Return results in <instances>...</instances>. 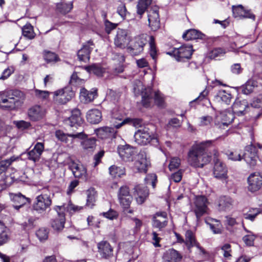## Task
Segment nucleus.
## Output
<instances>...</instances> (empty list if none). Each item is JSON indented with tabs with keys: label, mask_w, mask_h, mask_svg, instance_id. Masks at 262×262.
<instances>
[{
	"label": "nucleus",
	"mask_w": 262,
	"mask_h": 262,
	"mask_svg": "<svg viewBox=\"0 0 262 262\" xmlns=\"http://www.w3.org/2000/svg\"><path fill=\"white\" fill-rule=\"evenodd\" d=\"M150 164V161L147 159L146 153L144 151H140L136 155L134 167L138 172H146Z\"/></svg>",
	"instance_id": "obj_9"
},
{
	"label": "nucleus",
	"mask_w": 262,
	"mask_h": 262,
	"mask_svg": "<svg viewBox=\"0 0 262 262\" xmlns=\"http://www.w3.org/2000/svg\"><path fill=\"white\" fill-rule=\"evenodd\" d=\"M142 103L145 107L150 106L152 101V89L150 88H145L141 93Z\"/></svg>",
	"instance_id": "obj_33"
},
{
	"label": "nucleus",
	"mask_w": 262,
	"mask_h": 262,
	"mask_svg": "<svg viewBox=\"0 0 262 262\" xmlns=\"http://www.w3.org/2000/svg\"><path fill=\"white\" fill-rule=\"evenodd\" d=\"M181 258L182 256L180 254L173 249L167 251L163 256L164 262H178Z\"/></svg>",
	"instance_id": "obj_30"
},
{
	"label": "nucleus",
	"mask_w": 262,
	"mask_h": 262,
	"mask_svg": "<svg viewBox=\"0 0 262 262\" xmlns=\"http://www.w3.org/2000/svg\"><path fill=\"white\" fill-rule=\"evenodd\" d=\"M79 128L80 132H77L76 130L73 129V133L70 134H66L62 130H57L55 132V136L58 140L70 145L74 143L76 139H84L86 137V134L84 133V130L81 128Z\"/></svg>",
	"instance_id": "obj_4"
},
{
	"label": "nucleus",
	"mask_w": 262,
	"mask_h": 262,
	"mask_svg": "<svg viewBox=\"0 0 262 262\" xmlns=\"http://www.w3.org/2000/svg\"><path fill=\"white\" fill-rule=\"evenodd\" d=\"M155 101L158 106H162L164 103L163 95L159 91L155 92Z\"/></svg>",
	"instance_id": "obj_63"
},
{
	"label": "nucleus",
	"mask_w": 262,
	"mask_h": 262,
	"mask_svg": "<svg viewBox=\"0 0 262 262\" xmlns=\"http://www.w3.org/2000/svg\"><path fill=\"white\" fill-rule=\"evenodd\" d=\"M145 182L147 185H151L152 188H155L157 182V177L156 174L151 173L147 175L145 178Z\"/></svg>",
	"instance_id": "obj_55"
},
{
	"label": "nucleus",
	"mask_w": 262,
	"mask_h": 262,
	"mask_svg": "<svg viewBox=\"0 0 262 262\" xmlns=\"http://www.w3.org/2000/svg\"><path fill=\"white\" fill-rule=\"evenodd\" d=\"M56 8L60 13L66 14L72 9L73 3L71 2L66 3L62 0L60 3L57 4Z\"/></svg>",
	"instance_id": "obj_39"
},
{
	"label": "nucleus",
	"mask_w": 262,
	"mask_h": 262,
	"mask_svg": "<svg viewBox=\"0 0 262 262\" xmlns=\"http://www.w3.org/2000/svg\"><path fill=\"white\" fill-rule=\"evenodd\" d=\"M96 134L99 138L105 139L112 137L114 133V129L109 127H103L95 130Z\"/></svg>",
	"instance_id": "obj_37"
},
{
	"label": "nucleus",
	"mask_w": 262,
	"mask_h": 262,
	"mask_svg": "<svg viewBox=\"0 0 262 262\" xmlns=\"http://www.w3.org/2000/svg\"><path fill=\"white\" fill-rule=\"evenodd\" d=\"M52 203V201L49 196L47 194H41L38 195L33 204V209L41 213L49 208Z\"/></svg>",
	"instance_id": "obj_10"
},
{
	"label": "nucleus",
	"mask_w": 262,
	"mask_h": 262,
	"mask_svg": "<svg viewBox=\"0 0 262 262\" xmlns=\"http://www.w3.org/2000/svg\"><path fill=\"white\" fill-rule=\"evenodd\" d=\"M134 195L136 198L137 202L142 204L148 195V190L147 187L141 185L135 186L134 188Z\"/></svg>",
	"instance_id": "obj_26"
},
{
	"label": "nucleus",
	"mask_w": 262,
	"mask_h": 262,
	"mask_svg": "<svg viewBox=\"0 0 262 262\" xmlns=\"http://www.w3.org/2000/svg\"><path fill=\"white\" fill-rule=\"evenodd\" d=\"M200 126H208L210 125L213 121L212 118L209 116H203L200 118Z\"/></svg>",
	"instance_id": "obj_61"
},
{
	"label": "nucleus",
	"mask_w": 262,
	"mask_h": 262,
	"mask_svg": "<svg viewBox=\"0 0 262 262\" xmlns=\"http://www.w3.org/2000/svg\"><path fill=\"white\" fill-rule=\"evenodd\" d=\"M149 44L150 47V55L152 59L155 60L157 55V50L154 36H149Z\"/></svg>",
	"instance_id": "obj_54"
},
{
	"label": "nucleus",
	"mask_w": 262,
	"mask_h": 262,
	"mask_svg": "<svg viewBox=\"0 0 262 262\" xmlns=\"http://www.w3.org/2000/svg\"><path fill=\"white\" fill-rule=\"evenodd\" d=\"M211 140L194 144L188 154V161L190 165L195 167H203L211 160V156L207 153L212 145Z\"/></svg>",
	"instance_id": "obj_1"
},
{
	"label": "nucleus",
	"mask_w": 262,
	"mask_h": 262,
	"mask_svg": "<svg viewBox=\"0 0 262 262\" xmlns=\"http://www.w3.org/2000/svg\"><path fill=\"white\" fill-rule=\"evenodd\" d=\"M36 235L40 241H44L48 239L49 230L48 228L42 227L36 232Z\"/></svg>",
	"instance_id": "obj_49"
},
{
	"label": "nucleus",
	"mask_w": 262,
	"mask_h": 262,
	"mask_svg": "<svg viewBox=\"0 0 262 262\" xmlns=\"http://www.w3.org/2000/svg\"><path fill=\"white\" fill-rule=\"evenodd\" d=\"M151 3V0H139L137 8V13L140 15V18Z\"/></svg>",
	"instance_id": "obj_48"
},
{
	"label": "nucleus",
	"mask_w": 262,
	"mask_h": 262,
	"mask_svg": "<svg viewBox=\"0 0 262 262\" xmlns=\"http://www.w3.org/2000/svg\"><path fill=\"white\" fill-rule=\"evenodd\" d=\"M97 96V90L88 91L85 89L82 88L80 90V98L82 101L88 103L92 101Z\"/></svg>",
	"instance_id": "obj_32"
},
{
	"label": "nucleus",
	"mask_w": 262,
	"mask_h": 262,
	"mask_svg": "<svg viewBox=\"0 0 262 262\" xmlns=\"http://www.w3.org/2000/svg\"><path fill=\"white\" fill-rule=\"evenodd\" d=\"M98 251L100 256L105 259L109 258L113 255V249L106 241H101L97 244Z\"/></svg>",
	"instance_id": "obj_25"
},
{
	"label": "nucleus",
	"mask_w": 262,
	"mask_h": 262,
	"mask_svg": "<svg viewBox=\"0 0 262 262\" xmlns=\"http://www.w3.org/2000/svg\"><path fill=\"white\" fill-rule=\"evenodd\" d=\"M148 20L149 26L152 31H156L160 28L159 15L157 8H153L148 12Z\"/></svg>",
	"instance_id": "obj_23"
},
{
	"label": "nucleus",
	"mask_w": 262,
	"mask_h": 262,
	"mask_svg": "<svg viewBox=\"0 0 262 262\" xmlns=\"http://www.w3.org/2000/svg\"><path fill=\"white\" fill-rule=\"evenodd\" d=\"M232 107L234 114L241 116L245 114L246 109L248 107V105L246 100L237 99L234 101Z\"/></svg>",
	"instance_id": "obj_29"
},
{
	"label": "nucleus",
	"mask_w": 262,
	"mask_h": 262,
	"mask_svg": "<svg viewBox=\"0 0 262 262\" xmlns=\"http://www.w3.org/2000/svg\"><path fill=\"white\" fill-rule=\"evenodd\" d=\"M234 119V115L232 113L224 112L217 115L215 120V124L222 128L225 126H227Z\"/></svg>",
	"instance_id": "obj_17"
},
{
	"label": "nucleus",
	"mask_w": 262,
	"mask_h": 262,
	"mask_svg": "<svg viewBox=\"0 0 262 262\" xmlns=\"http://www.w3.org/2000/svg\"><path fill=\"white\" fill-rule=\"evenodd\" d=\"M96 141L94 138H90L84 140L82 142V145L85 149H92L95 147Z\"/></svg>",
	"instance_id": "obj_56"
},
{
	"label": "nucleus",
	"mask_w": 262,
	"mask_h": 262,
	"mask_svg": "<svg viewBox=\"0 0 262 262\" xmlns=\"http://www.w3.org/2000/svg\"><path fill=\"white\" fill-rule=\"evenodd\" d=\"M181 125V122L178 119L174 118L169 121L167 127L168 128H170L171 127L177 128L180 127Z\"/></svg>",
	"instance_id": "obj_64"
},
{
	"label": "nucleus",
	"mask_w": 262,
	"mask_h": 262,
	"mask_svg": "<svg viewBox=\"0 0 262 262\" xmlns=\"http://www.w3.org/2000/svg\"><path fill=\"white\" fill-rule=\"evenodd\" d=\"M102 214L105 217L112 220L116 219L118 215V213L116 211L111 209L107 212H103Z\"/></svg>",
	"instance_id": "obj_62"
},
{
	"label": "nucleus",
	"mask_w": 262,
	"mask_h": 262,
	"mask_svg": "<svg viewBox=\"0 0 262 262\" xmlns=\"http://www.w3.org/2000/svg\"><path fill=\"white\" fill-rule=\"evenodd\" d=\"M87 200L86 206L92 208L94 205L97 196V192L94 188H91L86 191Z\"/></svg>",
	"instance_id": "obj_43"
},
{
	"label": "nucleus",
	"mask_w": 262,
	"mask_h": 262,
	"mask_svg": "<svg viewBox=\"0 0 262 262\" xmlns=\"http://www.w3.org/2000/svg\"><path fill=\"white\" fill-rule=\"evenodd\" d=\"M46 113V110L43 107L35 105L28 110V115L31 120L36 121L42 119L45 117Z\"/></svg>",
	"instance_id": "obj_18"
},
{
	"label": "nucleus",
	"mask_w": 262,
	"mask_h": 262,
	"mask_svg": "<svg viewBox=\"0 0 262 262\" xmlns=\"http://www.w3.org/2000/svg\"><path fill=\"white\" fill-rule=\"evenodd\" d=\"M227 173V169L226 165L219 159H214L213 174L215 178L219 179H226Z\"/></svg>",
	"instance_id": "obj_22"
},
{
	"label": "nucleus",
	"mask_w": 262,
	"mask_h": 262,
	"mask_svg": "<svg viewBox=\"0 0 262 262\" xmlns=\"http://www.w3.org/2000/svg\"><path fill=\"white\" fill-rule=\"evenodd\" d=\"M255 86L254 82L252 80L248 81L242 87V92L246 95L252 93Z\"/></svg>",
	"instance_id": "obj_51"
},
{
	"label": "nucleus",
	"mask_w": 262,
	"mask_h": 262,
	"mask_svg": "<svg viewBox=\"0 0 262 262\" xmlns=\"http://www.w3.org/2000/svg\"><path fill=\"white\" fill-rule=\"evenodd\" d=\"M24 93L18 90H9L0 94V107L14 110L25 99Z\"/></svg>",
	"instance_id": "obj_2"
},
{
	"label": "nucleus",
	"mask_w": 262,
	"mask_h": 262,
	"mask_svg": "<svg viewBox=\"0 0 262 262\" xmlns=\"http://www.w3.org/2000/svg\"><path fill=\"white\" fill-rule=\"evenodd\" d=\"M193 50L191 45H184L179 48H174L167 54L173 56L178 61H184L191 58Z\"/></svg>",
	"instance_id": "obj_6"
},
{
	"label": "nucleus",
	"mask_w": 262,
	"mask_h": 262,
	"mask_svg": "<svg viewBox=\"0 0 262 262\" xmlns=\"http://www.w3.org/2000/svg\"><path fill=\"white\" fill-rule=\"evenodd\" d=\"M55 99L59 102L64 104L70 100L74 96V91L69 88L59 90L54 92Z\"/></svg>",
	"instance_id": "obj_15"
},
{
	"label": "nucleus",
	"mask_w": 262,
	"mask_h": 262,
	"mask_svg": "<svg viewBox=\"0 0 262 262\" xmlns=\"http://www.w3.org/2000/svg\"><path fill=\"white\" fill-rule=\"evenodd\" d=\"M180 165V159L178 158H171L169 164V169L170 171L178 169Z\"/></svg>",
	"instance_id": "obj_60"
},
{
	"label": "nucleus",
	"mask_w": 262,
	"mask_h": 262,
	"mask_svg": "<svg viewBox=\"0 0 262 262\" xmlns=\"http://www.w3.org/2000/svg\"><path fill=\"white\" fill-rule=\"evenodd\" d=\"M118 197L121 205L124 208L128 209L133 200L129 188L126 186L121 187L118 193Z\"/></svg>",
	"instance_id": "obj_13"
},
{
	"label": "nucleus",
	"mask_w": 262,
	"mask_h": 262,
	"mask_svg": "<svg viewBox=\"0 0 262 262\" xmlns=\"http://www.w3.org/2000/svg\"><path fill=\"white\" fill-rule=\"evenodd\" d=\"M244 228L247 234L243 237V242L247 246H253L254 241L257 237V235L254 234L252 231L247 229L245 227Z\"/></svg>",
	"instance_id": "obj_42"
},
{
	"label": "nucleus",
	"mask_w": 262,
	"mask_h": 262,
	"mask_svg": "<svg viewBox=\"0 0 262 262\" xmlns=\"http://www.w3.org/2000/svg\"><path fill=\"white\" fill-rule=\"evenodd\" d=\"M117 12L121 16L123 20L125 19L128 12L124 4L121 3L118 6Z\"/></svg>",
	"instance_id": "obj_58"
},
{
	"label": "nucleus",
	"mask_w": 262,
	"mask_h": 262,
	"mask_svg": "<svg viewBox=\"0 0 262 262\" xmlns=\"http://www.w3.org/2000/svg\"><path fill=\"white\" fill-rule=\"evenodd\" d=\"M43 57L48 63L55 62L58 60L57 55L54 53L50 51H44Z\"/></svg>",
	"instance_id": "obj_53"
},
{
	"label": "nucleus",
	"mask_w": 262,
	"mask_h": 262,
	"mask_svg": "<svg viewBox=\"0 0 262 262\" xmlns=\"http://www.w3.org/2000/svg\"><path fill=\"white\" fill-rule=\"evenodd\" d=\"M44 150V144L43 143L37 142L33 149L28 152V159L36 162L39 160L40 156Z\"/></svg>",
	"instance_id": "obj_27"
},
{
	"label": "nucleus",
	"mask_w": 262,
	"mask_h": 262,
	"mask_svg": "<svg viewBox=\"0 0 262 262\" xmlns=\"http://www.w3.org/2000/svg\"><path fill=\"white\" fill-rule=\"evenodd\" d=\"M94 44L91 40L86 42L77 52V56L79 60L86 62L90 59V55L94 49Z\"/></svg>",
	"instance_id": "obj_19"
},
{
	"label": "nucleus",
	"mask_w": 262,
	"mask_h": 262,
	"mask_svg": "<svg viewBox=\"0 0 262 262\" xmlns=\"http://www.w3.org/2000/svg\"><path fill=\"white\" fill-rule=\"evenodd\" d=\"M12 200L15 203L14 208L18 210L27 203V198L21 193H17L13 195Z\"/></svg>",
	"instance_id": "obj_41"
},
{
	"label": "nucleus",
	"mask_w": 262,
	"mask_h": 262,
	"mask_svg": "<svg viewBox=\"0 0 262 262\" xmlns=\"http://www.w3.org/2000/svg\"><path fill=\"white\" fill-rule=\"evenodd\" d=\"M102 119V114L100 110L98 109H92L89 110L86 114V119L92 124L99 123Z\"/></svg>",
	"instance_id": "obj_31"
},
{
	"label": "nucleus",
	"mask_w": 262,
	"mask_h": 262,
	"mask_svg": "<svg viewBox=\"0 0 262 262\" xmlns=\"http://www.w3.org/2000/svg\"><path fill=\"white\" fill-rule=\"evenodd\" d=\"M205 222L209 225L210 229L214 234H219L222 232V225L219 221L211 219L206 220Z\"/></svg>",
	"instance_id": "obj_40"
},
{
	"label": "nucleus",
	"mask_w": 262,
	"mask_h": 262,
	"mask_svg": "<svg viewBox=\"0 0 262 262\" xmlns=\"http://www.w3.org/2000/svg\"><path fill=\"white\" fill-rule=\"evenodd\" d=\"M225 52L221 48H215L210 51L209 53V57L211 59H215L218 57L223 56Z\"/></svg>",
	"instance_id": "obj_59"
},
{
	"label": "nucleus",
	"mask_w": 262,
	"mask_h": 262,
	"mask_svg": "<svg viewBox=\"0 0 262 262\" xmlns=\"http://www.w3.org/2000/svg\"><path fill=\"white\" fill-rule=\"evenodd\" d=\"M55 207H62L63 208L60 210V212L64 213V211H66L70 213H74L76 212L79 211L83 208L82 207L75 205L72 204L71 201H69L67 204H64L63 205L57 206Z\"/></svg>",
	"instance_id": "obj_35"
},
{
	"label": "nucleus",
	"mask_w": 262,
	"mask_h": 262,
	"mask_svg": "<svg viewBox=\"0 0 262 262\" xmlns=\"http://www.w3.org/2000/svg\"><path fill=\"white\" fill-rule=\"evenodd\" d=\"M69 167L75 178L87 179L86 169L83 165L71 161L69 163Z\"/></svg>",
	"instance_id": "obj_21"
},
{
	"label": "nucleus",
	"mask_w": 262,
	"mask_h": 262,
	"mask_svg": "<svg viewBox=\"0 0 262 262\" xmlns=\"http://www.w3.org/2000/svg\"><path fill=\"white\" fill-rule=\"evenodd\" d=\"M257 151V148L252 144L245 147L243 159L250 167H253L256 164L258 158Z\"/></svg>",
	"instance_id": "obj_11"
},
{
	"label": "nucleus",
	"mask_w": 262,
	"mask_h": 262,
	"mask_svg": "<svg viewBox=\"0 0 262 262\" xmlns=\"http://www.w3.org/2000/svg\"><path fill=\"white\" fill-rule=\"evenodd\" d=\"M185 243L189 249L198 244L194 233L191 231L187 230L186 232Z\"/></svg>",
	"instance_id": "obj_44"
},
{
	"label": "nucleus",
	"mask_w": 262,
	"mask_h": 262,
	"mask_svg": "<svg viewBox=\"0 0 262 262\" xmlns=\"http://www.w3.org/2000/svg\"><path fill=\"white\" fill-rule=\"evenodd\" d=\"M204 35L195 29H190L186 31L183 35V38L186 40L202 38Z\"/></svg>",
	"instance_id": "obj_34"
},
{
	"label": "nucleus",
	"mask_w": 262,
	"mask_h": 262,
	"mask_svg": "<svg viewBox=\"0 0 262 262\" xmlns=\"http://www.w3.org/2000/svg\"><path fill=\"white\" fill-rule=\"evenodd\" d=\"M67 123L69 124L73 129L76 130L77 132H80L79 128H81L84 130L82 126L83 120L81 117V113L79 110L75 109L72 112L71 116L66 120Z\"/></svg>",
	"instance_id": "obj_12"
},
{
	"label": "nucleus",
	"mask_w": 262,
	"mask_h": 262,
	"mask_svg": "<svg viewBox=\"0 0 262 262\" xmlns=\"http://www.w3.org/2000/svg\"><path fill=\"white\" fill-rule=\"evenodd\" d=\"M167 221L165 212L157 213L152 219L154 227L161 229L167 225Z\"/></svg>",
	"instance_id": "obj_28"
},
{
	"label": "nucleus",
	"mask_w": 262,
	"mask_h": 262,
	"mask_svg": "<svg viewBox=\"0 0 262 262\" xmlns=\"http://www.w3.org/2000/svg\"><path fill=\"white\" fill-rule=\"evenodd\" d=\"M130 36L127 30L118 29L114 38L115 46L121 49H124L130 42Z\"/></svg>",
	"instance_id": "obj_8"
},
{
	"label": "nucleus",
	"mask_w": 262,
	"mask_h": 262,
	"mask_svg": "<svg viewBox=\"0 0 262 262\" xmlns=\"http://www.w3.org/2000/svg\"><path fill=\"white\" fill-rule=\"evenodd\" d=\"M233 201L229 197L222 196L219 200V207L221 210H227L232 206Z\"/></svg>",
	"instance_id": "obj_38"
},
{
	"label": "nucleus",
	"mask_w": 262,
	"mask_h": 262,
	"mask_svg": "<svg viewBox=\"0 0 262 262\" xmlns=\"http://www.w3.org/2000/svg\"><path fill=\"white\" fill-rule=\"evenodd\" d=\"M110 174L113 178H119L125 174V169L122 167L112 165L109 168Z\"/></svg>",
	"instance_id": "obj_47"
},
{
	"label": "nucleus",
	"mask_w": 262,
	"mask_h": 262,
	"mask_svg": "<svg viewBox=\"0 0 262 262\" xmlns=\"http://www.w3.org/2000/svg\"><path fill=\"white\" fill-rule=\"evenodd\" d=\"M148 37V36L147 34H142L130 39L127 47L128 52L132 55H137L142 52L144 47L147 42Z\"/></svg>",
	"instance_id": "obj_3"
},
{
	"label": "nucleus",
	"mask_w": 262,
	"mask_h": 262,
	"mask_svg": "<svg viewBox=\"0 0 262 262\" xmlns=\"http://www.w3.org/2000/svg\"><path fill=\"white\" fill-rule=\"evenodd\" d=\"M207 204V199L205 196L199 195L195 197L193 210L198 220L204 214L207 213L208 210Z\"/></svg>",
	"instance_id": "obj_7"
},
{
	"label": "nucleus",
	"mask_w": 262,
	"mask_h": 262,
	"mask_svg": "<svg viewBox=\"0 0 262 262\" xmlns=\"http://www.w3.org/2000/svg\"><path fill=\"white\" fill-rule=\"evenodd\" d=\"M135 142L139 145H145L150 142L154 144L158 142L157 138L152 136L147 127H142L138 129L134 134Z\"/></svg>",
	"instance_id": "obj_5"
},
{
	"label": "nucleus",
	"mask_w": 262,
	"mask_h": 262,
	"mask_svg": "<svg viewBox=\"0 0 262 262\" xmlns=\"http://www.w3.org/2000/svg\"><path fill=\"white\" fill-rule=\"evenodd\" d=\"M118 152L123 161L130 162L133 161L136 151L129 145H119L118 147Z\"/></svg>",
	"instance_id": "obj_14"
},
{
	"label": "nucleus",
	"mask_w": 262,
	"mask_h": 262,
	"mask_svg": "<svg viewBox=\"0 0 262 262\" xmlns=\"http://www.w3.org/2000/svg\"><path fill=\"white\" fill-rule=\"evenodd\" d=\"M248 190L251 192L258 190L262 186V176L258 173L251 174L248 178Z\"/></svg>",
	"instance_id": "obj_16"
},
{
	"label": "nucleus",
	"mask_w": 262,
	"mask_h": 262,
	"mask_svg": "<svg viewBox=\"0 0 262 262\" xmlns=\"http://www.w3.org/2000/svg\"><path fill=\"white\" fill-rule=\"evenodd\" d=\"M15 159L11 157L10 159L0 161V174L5 172Z\"/></svg>",
	"instance_id": "obj_50"
},
{
	"label": "nucleus",
	"mask_w": 262,
	"mask_h": 262,
	"mask_svg": "<svg viewBox=\"0 0 262 262\" xmlns=\"http://www.w3.org/2000/svg\"><path fill=\"white\" fill-rule=\"evenodd\" d=\"M216 98L218 101H221L227 104H229L231 102L232 97L230 93L224 90H222L218 92Z\"/></svg>",
	"instance_id": "obj_46"
},
{
	"label": "nucleus",
	"mask_w": 262,
	"mask_h": 262,
	"mask_svg": "<svg viewBox=\"0 0 262 262\" xmlns=\"http://www.w3.org/2000/svg\"><path fill=\"white\" fill-rule=\"evenodd\" d=\"M63 208L55 207V210L57 212L58 216L56 217L51 222L52 227L56 231H61L63 229L65 223V214L64 212H61L60 210Z\"/></svg>",
	"instance_id": "obj_24"
},
{
	"label": "nucleus",
	"mask_w": 262,
	"mask_h": 262,
	"mask_svg": "<svg viewBox=\"0 0 262 262\" xmlns=\"http://www.w3.org/2000/svg\"><path fill=\"white\" fill-rule=\"evenodd\" d=\"M84 68L88 73H93L99 77L102 76L105 72V69L98 64H93L90 66L85 67Z\"/></svg>",
	"instance_id": "obj_36"
},
{
	"label": "nucleus",
	"mask_w": 262,
	"mask_h": 262,
	"mask_svg": "<svg viewBox=\"0 0 262 262\" xmlns=\"http://www.w3.org/2000/svg\"><path fill=\"white\" fill-rule=\"evenodd\" d=\"M84 79L80 77L77 75V72L75 71L71 77L70 83L73 85L82 84L84 83Z\"/></svg>",
	"instance_id": "obj_52"
},
{
	"label": "nucleus",
	"mask_w": 262,
	"mask_h": 262,
	"mask_svg": "<svg viewBox=\"0 0 262 262\" xmlns=\"http://www.w3.org/2000/svg\"><path fill=\"white\" fill-rule=\"evenodd\" d=\"M229 159L232 161H241L242 159V157L241 154L237 151H228L226 152Z\"/></svg>",
	"instance_id": "obj_57"
},
{
	"label": "nucleus",
	"mask_w": 262,
	"mask_h": 262,
	"mask_svg": "<svg viewBox=\"0 0 262 262\" xmlns=\"http://www.w3.org/2000/svg\"><path fill=\"white\" fill-rule=\"evenodd\" d=\"M22 34L24 37L29 39H33L35 36L33 26L27 24L22 28Z\"/></svg>",
	"instance_id": "obj_45"
},
{
	"label": "nucleus",
	"mask_w": 262,
	"mask_h": 262,
	"mask_svg": "<svg viewBox=\"0 0 262 262\" xmlns=\"http://www.w3.org/2000/svg\"><path fill=\"white\" fill-rule=\"evenodd\" d=\"M232 12L234 17L250 18L255 20V16L250 10H246L242 5L232 6Z\"/></svg>",
	"instance_id": "obj_20"
}]
</instances>
